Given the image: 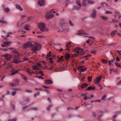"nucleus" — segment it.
<instances>
[{
    "mask_svg": "<svg viewBox=\"0 0 121 121\" xmlns=\"http://www.w3.org/2000/svg\"><path fill=\"white\" fill-rule=\"evenodd\" d=\"M41 47V45L38 43L33 41H29L23 45V48L26 49L27 47L29 48L30 47L32 52H35L40 49Z\"/></svg>",
    "mask_w": 121,
    "mask_h": 121,
    "instance_id": "obj_1",
    "label": "nucleus"
},
{
    "mask_svg": "<svg viewBox=\"0 0 121 121\" xmlns=\"http://www.w3.org/2000/svg\"><path fill=\"white\" fill-rule=\"evenodd\" d=\"M40 30L43 31H48V29L45 26L44 24L42 23H39L38 24Z\"/></svg>",
    "mask_w": 121,
    "mask_h": 121,
    "instance_id": "obj_2",
    "label": "nucleus"
},
{
    "mask_svg": "<svg viewBox=\"0 0 121 121\" xmlns=\"http://www.w3.org/2000/svg\"><path fill=\"white\" fill-rule=\"evenodd\" d=\"M13 62L14 63L17 64L20 62V59L18 55H15V57L13 58Z\"/></svg>",
    "mask_w": 121,
    "mask_h": 121,
    "instance_id": "obj_3",
    "label": "nucleus"
},
{
    "mask_svg": "<svg viewBox=\"0 0 121 121\" xmlns=\"http://www.w3.org/2000/svg\"><path fill=\"white\" fill-rule=\"evenodd\" d=\"M53 10H52L50 11L48 13V12L47 13V14L46 15V17L48 19H50L52 17L54 16V14H50L49 15L48 13H49L52 12Z\"/></svg>",
    "mask_w": 121,
    "mask_h": 121,
    "instance_id": "obj_4",
    "label": "nucleus"
},
{
    "mask_svg": "<svg viewBox=\"0 0 121 121\" xmlns=\"http://www.w3.org/2000/svg\"><path fill=\"white\" fill-rule=\"evenodd\" d=\"M79 50L80 51H83V49L82 48H81L80 47H78L76 49L75 52H77L79 54H81L82 55H83L84 54V53H83L82 52V54H81V53L79 51Z\"/></svg>",
    "mask_w": 121,
    "mask_h": 121,
    "instance_id": "obj_5",
    "label": "nucleus"
},
{
    "mask_svg": "<svg viewBox=\"0 0 121 121\" xmlns=\"http://www.w3.org/2000/svg\"><path fill=\"white\" fill-rule=\"evenodd\" d=\"M3 56L5 57L7 60H9L12 58V56L9 54H5L3 55Z\"/></svg>",
    "mask_w": 121,
    "mask_h": 121,
    "instance_id": "obj_6",
    "label": "nucleus"
},
{
    "mask_svg": "<svg viewBox=\"0 0 121 121\" xmlns=\"http://www.w3.org/2000/svg\"><path fill=\"white\" fill-rule=\"evenodd\" d=\"M101 78L100 76L96 78L94 81V83L95 84H97L99 83L101 80Z\"/></svg>",
    "mask_w": 121,
    "mask_h": 121,
    "instance_id": "obj_7",
    "label": "nucleus"
},
{
    "mask_svg": "<svg viewBox=\"0 0 121 121\" xmlns=\"http://www.w3.org/2000/svg\"><path fill=\"white\" fill-rule=\"evenodd\" d=\"M77 69L78 70V71H80L81 72H83L87 69L86 68H85L84 69H82V66L78 67L77 68Z\"/></svg>",
    "mask_w": 121,
    "mask_h": 121,
    "instance_id": "obj_8",
    "label": "nucleus"
},
{
    "mask_svg": "<svg viewBox=\"0 0 121 121\" xmlns=\"http://www.w3.org/2000/svg\"><path fill=\"white\" fill-rule=\"evenodd\" d=\"M38 4L40 6H42L45 5L44 0H39L38 1Z\"/></svg>",
    "mask_w": 121,
    "mask_h": 121,
    "instance_id": "obj_9",
    "label": "nucleus"
},
{
    "mask_svg": "<svg viewBox=\"0 0 121 121\" xmlns=\"http://www.w3.org/2000/svg\"><path fill=\"white\" fill-rule=\"evenodd\" d=\"M82 34H84L85 35H87V34L85 33L84 30H80L78 31L77 33V35H80Z\"/></svg>",
    "mask_w": 121,
    "mask_h": 121,
    "instance_id": "obj_10",
    "label": "nucleus"
},
{
    "mask_svg": "<svg viewBox=\"0 0 121 121\" xmlns=\"http://www.w3.org/2000/svg\"><path fill=\"white\" fill-rule=\"evenodd\" d=\"M96 11L94 9L93 10L92 12L91 15V16L93 18L95 17H96Z\"/></svg>",
    "mask_w": 121,
    "mask_h": 121,
    "instance_id": "obj_11",
    "label": "nucleus"
},
{
    "mask_svg": "<svg viewBox=\"0 0 121 121\" xmlns=\"http://www.w3.org/2000/svg\"><path fill=\"white\" fill-rule=\"evenodd\" d=\"M45 83L47 85L51 84L53 83L50 80H45Z\"/></svg>",
    "mask_w": 121,
    "mask_h": 121,
    "instance_id": "obj_12",
    "label": "nucleus"
},
{
    "mask_svg": "<svg viewBox=\"0 0 121 121\" xmlns=\"http://www.w3.org/2000/svg\"><path fill=\"white\" fill-rule=\"evenodd\" d=\"M88 86V85L86 83H84L82 84L81 86V87L82 89H83L87 87Z\"/></svg>",
    "mask_w": 121,
    "mask_h": 121,
    "instance_id": "obj_13",
    "label": "nucleus"
},
{
    "mask_svg": "<svg viewBox=\"0 0 121 121\" xmlns=\"http://www.w3.org/2000/svg\"><path fill=\"white\" fill-rule=\"evenodd\" d=\"M95 89V87H92L91 86H90L88 87L85 90L86 91H87L88 90H94Z\"/></svg>",
    "mask_w": 121,
    "mask_h": 121,
    "instance_id": "obj_14",
    "label": "nucleus"
},
{
    "mask_svg": "<svg viewBox=\"0 0 121 121\" xmlns=\"http://www.w3.org/2000/svg\"><path fill=\"white\" fill-rule=\"evenodd\" d=\"M81 6H79V7H78L77 6H74L72 9L73 10H78L81 9Z\"/></svg>",
    "mask_w": 121,
    "mask_h": 121,
    "instance_id": "obj_15",
    "label": "nucleus"
},
{
    "mask_svg": "<svg viewBox=\"0 0 121 121\" xmlns=\"http://www.w3.org/2000/svg\"><path fill=\"white\" fill-rule=\"evenodd\" d=\"M26 70L27 72L29 74H30L32 73H35V72L28 68Z\"/></svg>",
    "mask_w": 121,
    "mask_h": 121,
    "instance_id": "obj_16",
    "label": "nucleus"
},
{
    "mask_svg": "<svg viewBox=\"0 0 121 121\" xmlns=\"http://www.w3.org/2000/svg\"><path fill=\"white\" fill-rule=\"evenodd\" d=\"M19 71V69H18L17 70H15V71H11V72H12V73L11 75H13L16 73H17V72Z\"/></svg>",
    "mask_w": 121,
    "mask_h": 121,
    "instance_id": "obj_17",
    "label": "nucleus"
},
{
    "mask_svg": "<svg viewBox=\"0 0 121 121\" xmlns=\"http://www.w3.org/2000/svg\"><path fill=\"white\" fill-rule=\"evenodd\" d=\"M15 6L17 9L21 11H22L23 10V9L21 8V6L18 4H16Z\"/></svg>",
    "mask_w": 121,
    "mask_h": 121,
    "instance_id": "obj_18",
    "label": "nucleus"
},
{
    "mask_svg": "<svg viewBox=\"0 0 121 121\" xmlns=\"http://www.w3.org/2000/svg\"><path fill=\"white\" fill-rule=\"evenodd\" d=\"M20 74L21 77L25 81H26V80L27 79V78H26V77L22 73H20Z\"/></svg>",
    "mask_w": 121,
    "mask_h": 121,
    "instance_id": "obj_19",
    "label": "nucleus"
},
{
    "mask_svg": "<svg viewBox=\"0 0 121 121\" xmlns=\"http://www.w3.org/2000/svg\"><path fill=\"white\" fill-rule=\"evenodd\" d=\"M70 57V55L69 53H67L65 56V58L66 60H68Z\"/></svg>",
    "mask_w": 121,
    "mask_h": 121,
    "instance_id": "obj_20",
    "label": "nucleus"
},
{
    "mask_svg": "<svg viewBox=\"0 0 121 121\" xmlns=\"http://www.w3.org/2000/svg\"><path fill=\"white\" fill-rule=\"evenodd\" d=\"M11 42L10 41H7L4 42V44L8 46L11 43Z\"/></svg>",
    "mask_w": 121,
    "mask_h": 121,
    "instance_id": "obj_21",
    "label": "nucleus"
},
{
    "mask_svg": "<svg viewBox=\"0 0 121 121\" xmlns=\"http://www.w3.org/2000/svg\"><path fill=\"white\" fill-rule=\"evenodd\" d=\"M30 27V26L29 25H26L24 26V28L26 30H29V27Z\"/></svg>",
    "mask_w": 121,
    "mask_h": 121,
    "instance_id": "obj_22",
    "label": "nucleus"
},
{
    "mask_svg": "<svg viewBox=\"0 0 121 121\" xmlns=\"http://www.w3.org/2000/svg\"><path fill=\"white\" fill-rule=\"evenodd\" d=\"M28 107V105H25L23 106L22 108V111H24Z\"/></svg>",
    "mask_w": 121,
    "mask_h": 121,
    "instance_id": "obj_23",
    "label": "nucleus"
},
{
    "mask_svg": "<svg viewBox=\"0 0 121 121\" xmlns=\"http://www.w3.org/2000/svg\"><path fill=\"white\" fill-rule=\"evenodd\" d=\"M4 10L6 13H8L10 11V9L8 7L5 8Z\"/></svg>",
    "mask_w": 121,
    "mask_h": 121,
    "instance_id": "obj_24",
    "label": "nucleus"
},
{
    "mask_svg": "<svg viewBox=\"0 0 121 121\" xmlns=\"http://www.w3.org/2000/svg\"><path fill=\"white\" fill-rule=\"evenodd\" d=\"M76 4L79 6L81 7V5L80 3L79 0H76Z\"/></svg>",
    "mask_w": 121,
    "mask_h": 121,
    "instance_id": "obj_25",
    "label": "nucleus"
},
{
    "mask_svg": "<svg viewBox=\"0 0 121 121\" xmlns=\"http://www.w3.org/2000/svg\"><path fill=\"white\" fill-rule=\"evenodd\" d=\"M87 3V1H86V0H84L82 2V4L84 6L86 5Z\"/></svg>",
    "mask_w": 121,
    "mask_h": 121,
    "instance_id": "obj_26",
    "label": "nucleus"
},
{
    "mask_svg": "<svg viewBox=\"0 0 121 121\" xmlns=\"http://www.w3.org/2000/svg\"><path fill=\"white\" fill-rule=\"evenodd\" d=\"M101 61L102 63L104 64H106L107 63V61L104 59H102Z\"/></svg>",
    "mask_w": 121,
    "mask_h": 121,
    "instance_id": "obj_27",
    "label": "nucleus"
},
{
    "mask_svg": "<svg viewBox=\"0 0 121 121\" xmlns=\"http://www.w3.org/2000/svg\"><path fill=\"white\" fill-rule=\"evenodd\" d=\"M103 115L102 114L99 115H98V119L99 120H101V117H102Z\"/></svg>",
    "mask_w": 121,
    "mask_h": 121,
    "instance_id": "obj_28",
    "label": "nucleus"
},
{
    "mask_svg": "<svg viewBox=\"0 0 121 121\" xmlns=\"http://www.w3.org/2000/svg\"><path fill=\"white\" fill-rule=\"evenodd\" d=\"M117 31V30H114L111 33V35L112 36L114 35Z\"/></svg>",
    "mask_w": 121,
    "mask_h": 121,
    "instance_id": "obj_29",
    "label": "nucleus"
},
{
    "mask_svg": "<svg viewBox=\"0 0 121 121\" xmlns=\"http://www.w3.org/2000/svg\"><path fill=\"white\" fill-rule=\"evenodd\" d=\"M92 78V76H90L88 77V80L89 82H91Z\"/></svg>",
    "mask_w": 121,
    "mask_h": 121,
    "instance_id": "obj_30",
    "label": "nucleus"
},
{
    "mask_svg": "<svg viewBox=\"0 0 121 121\" xmlns=\"http://www.w3.org/2000/svg\"><path fill=\"white\" fill-rule=\"evenodd\" d=\"M62 31L64 32H68L69 31V30L67 28H64L63 29Z\"/></svg>",
    "mask_w": 121,
    "mask_h": 121,
    "instance_id": "obj_31",
    "label": "nucleus"
},
{
    "mask_svg": "<svg viewBox=\"0 0 121 121\" xmlns=\"http://www.w3.org/2000/svg\"><path fill=\"white\" fill-rule=\"evenodd\" d=\"M101 17L102 19L104 20H105L108 18L107 17L104 16H101Z\"/></svg>",
    "mask_w": 121,
    "mask_h": 121,
    "instance_id": "obj_32",
    "label": "nucleus"
},
{
    "mask_svg": "<svg viewBox=\"0 0 121 121\" xmlns=\"http://www.w3.org/2000/svg\"><path fill=\"white\" fill-rule=\"evenodd\" d=\"M17 91L15 90V91H13L12 93V95L13 96H14L17 93Z\"/></svg>",
    "mask_w": 121,
    "mask_h": 121,
    "instance_id": "obj_33",
    "label": "nucleus"
},
{
    "mask_svg": "<svg viewBox=\"0 0 121 121\" xmlns=\"http://www.w3.org/2000/svg\"><path fill=\"white\" fill-rule=\"evenodd\" d=\"M40 93V92H37L36 93H35L34 95V96L36 97L37 95H39Z\"/></svg>",
    "mask_w": 121,
    "mask_h": 121,
    "instance_id": "obj_34",
    "label": "nucleus"
},
{
    "mask_svg": "<svg viewBox=\"0 0 121 121\" xmlns=\"http://www.w3.org/2000/svg\"><path fill=\"white\" fill-rule=\"evenodd\" d=\"M38 110V108L37 107H32V110H34L35 111Z\"/></svg>",
    "mask_w": 121,
    "mask_h": 121,
    "instance_id": "obj_35",
    "label": "nucleus"
},
{
    "mask_svg": "<svg viewBox=\"0 0 121 121\" xmlns=\"http://www.w3.org/2000/svg\"><path fill=\"white\" fill-rule=\"evenodd\" d=\"M33 68L35 70H37L39 69V67L36 65L34 66L33 67Z\"/></svg>",
    "mask_w": 121,
    "mask_h": 121,
    "instance_id": "obj_36",
    "label": "nucleus"
},
{
    "mask_svg": "<svg viewBox=\"0 0 121 121\" xmlns=\"http://www.w3.org/2000/svg\"><path fill=\"white\" fill-rule=\"evenodd\" d=\"M13 52L14 53L16 54L17 55H18V52L16 50H14L13 51Z\"/></svg>",
    "mask_w": 121,
    "mask_h": 121,
    "instance_id": "obj_37",
    "label": "nucleus"
},
{
    "mask_svg": "<svg viewBox=\"0 0 121 121\" xmlns=\"http://www.w3.org/2000/svg\"><path fill=\"white\" fill-rule=\"evenodd\" d=\"M25 101L26 103H28L30 101V100L29 98H27L26 99Z\"/></svg>",
    "mask_w": 121,
    "mask_h": 121,
    "instance_id": "obj_38",
    "label": "nucleus"
},
{
    "mask_svg": "<svg viewBox=\"0 0 121 121\" xmlns=\"http://www.w3.org/2000/svg\"><path fill=\"white\" fill-rule=\"evenodd\" d=\"M107 95L106 94L103 96L102 98V100H105V99L106 98Z\"/></svg>",
    "mask_w": 121,
    "mask_h": 121,
    "instance_id": "obj_39",
    "label": "nucleus"
},
{
    "mask_svg": "<svg viewBox=\"0 0 121 121\" xmlns=\"http://www.w3.org/2000/svg\"><path fill=\"white\" fill-rule=\"evenodd\" d=\"M13 81L15 82L18 83L19 82V79H15L13 80Z\"/></svg>",
    "mask_w": 121,
    "mask_h": 121,
    "instance_id": "obj_40",
    "label": "nucleus"
},
{
    "mask_svg": "<svg viewBox=\"0 0 121 121\" xmlns=\"http://www.w3.org/2000/svg\"><path fill=\"white\" fill-rule=\"evenodd\" d=\"M52 105H50L49 106H48V107H47V110H48V111L50 109V108H51V107H52Z\"/></svg>",
    "mask_w": 121,
    "mask_h": 121,
    "instance_id": "obj_41",
    "label": "nucleus"
},
{
    "mask_svg": "<svg viewBox=\"0 0 121 121\" xmlns=\"http://www.w3.org/2000/svg\"><path fill=\"white\" fill-rule=\"evenodd\" d=\"M112 13L110 11H107L105 12L106 14H111Z\"/></svg>",
    "mask_w": 121,
    "mask_h": 121,
    "instance_id": "obj_42",
    "label": "nucleus"
},
{
    "mask_svg": "<svg viewBox=\"0 0 121 121\" xmlns=\"http://www.w3.org/2000/svg\"><path fill=\"white\" fill-rule=\"evenodd\" d=\"M115 64L116 66L120 67H121L120 64H119L118 63H115Z\"/></svg>",
    "mask_w": 121,
    "mask_h": 121,
    "instance_id": "obj_43",
    "label": "nucleus"
},
{
    "mask_svg": "<svg viewBox=\"0 0 121 121\" xmlns=\"http://www.w3.org/2000/svg\"><path fill=\"white\" fill-rule=\"evenodd\" d=\"M34 89L36 90H42V89L41 88H34Z\"/></svg>",
    "mask_w": 121,
    "mask_h": 121,
    "instance_id": "obj_44",
    "label": "nucleus"
},
{
    "mask_svg": "<svg viewBox=\"0 0 121 121\" xmlns=\"http://www.w3.org/2000/svg\"><path fill=\"white\" fill-rule=\"evenodd\" d=\"M26 91L27 92H29V93H32V91L31 90H26Z\"/></svg>",
    "mask_w": 121,
    "mask_h": 121,
    "instance_id": "obj_45",
    "label": "nucleus"
},
{
    "mask_svg": "<svg viewBox=\"0 0 121 121\" xmlns=\"http://www.w3.org/2000/svg\"><path fill=\"white\" fill-rule=\"evenodd\" d=\"M16 120H17V119H16V118H14L13 119H9L8 120V121H16Z\"/></svg>",
    "mask_w": 121,
    "mask_h": 121,
    "instance_id": "obj_46",
    "label": "nucleus"
},
{
    "mask_svg": "<svg viewBox=\"0 0 121 121\" xmlns=\"http://www.w3.org/2000/svg\"><path fill=\"white\" fill-rule=\"evenodd\" d=\"M69 23L71 26H73V25L71 21H69Z\"/></svg>",
    "mask_w": 121,
    "mask_h": 121,
    "instance_id": "obj_47",
    "label": "nucleus"
},
{
    "mask_svg": "<svg viewBox=\"0 0 121 121\" xmlns=\"http://www.w3.org/2000/svg\"><path fill=\"white\" fill-rule=\"evenodd\" d=\"M11 107H12V110H14L15 108V107L14 106V105L13 104H12L11 105Z\"/></svg>",
    "mask_w": 121,
    "mask_h": 121,
    "instance_id": "obj_48",
    "label": "nucleus"
},
{
    "mask_svg": "<svg viewBox=\"0 0 121 121\" xmlns=\"http://www.w3.org/2000/svg\"><path fill=\"white\" fill-rule=\"evenodd\" d=\"M88 3L89 4H93L94 2L93 1H89L88 2Z\"/></svg>",
    "mask_w": 121,
    "mask_h": 121,
    "instance_id": "obj_49",
    "label": "nucleus"
},
{
    "mask_svg": "<svg viewBox=\"0 0 121 121\" xmlns=\"http://www.w3.org/2000/svg\"><path fill=\"white\" fill-rule=\"evenodd\" d=\"M71 44V43L70 42H69L66 45V47L67 48H68V46L69 45H69L70 44Z\"/></svg>",
    "mask_w": 121,
    "mask_h": 121,
    "instance_id": "obj_50",
    "label": "nucleus"
},
{
    "mask_svg": "<svg viewBox=\"0 0 121 121\" xmlns=\"http://www.w3.org/2000/svg\"><path fill=\"white\" fill-rule=\"evenodd\" d=\"M85 97H86V98H83V99L85 100H86L87 99H91V97H89V98H88V97H87V96H86V95H85Z\"/></svg>",
    "mask_w": 121,
    "mask_h": 121,
    "instance_id": "obj_51",
    "label": "nucleus"
},
{
    "mask_svg": "<svg viewBox=\"0 0 121 121\" xmlns=\"http://www.w3.org/2000/svg\"><path fill=\"white\" fill-rule=\"evenodd\" d=\"M25 23V22H22L20 24L19 26L20 27H22L23 25Z\"/></svg>",
    "mask_w": 121,
    "mask_h": 121,
    "instance_id": "obj_52",
    "label": "nucleus"
},
{
    "mask_svg": "<svg viewBox=\"0 0 121 121\" xmlns=\"http://www.w3.org/2000/svg\"><path fill=\"white\" fill-rule=\"evenodd\" d=\"M2 23L5 24H8V22L5 21H2Z\"/></svg>",
    "mask_w": 121,
    "mask_h": 121,
    "instance_id": "obj_53",
    "label": "nucleus"
},
{
    "mask_svg": "<svg viewBox=\"0 0 121 121\" xmlns=\"http://www.w3.org/2000/svg\"><path fill=\"white\" fill-rule=\"evenodd\" d=\"M63 57L62 56H61L60 58L59 59V60H60V61H61L62 59V58H63Z\"/></svg>",
    "mask_w": 121,
    "mask_h": 121,
    "instance_id": "obj_54",
    "label": "nucleus"
},
{
    "mask_svg": "<svg viewBox=\"0 0 121 121\" xmlns=\"http://www.w3.org/2000/svg\"><path fill=\"white\" fill-rule=\"evenodd\" d=\"M40 71H36L35 72V73H35V74H39L40 73Z\"/></svg>",
    "mask_w": 121,
    "mask_h": 121,
    "instance_id": "obj_55",
    "label": "nucleus"
},
{
    "mask_svg": "<svg viewBox=\"0 0 121 121\" xmlns=\"http://www.w3.org/2000/svg\"><path fill=\"white\" fill-rule=\"evenodd\" d=\"M92 113L93 116L95 117H96V114L95 113V112H93Z\"/></svg>",
    "mask_w": 121,
    "mask_h": 121,
    "instance_id": "obj_56",
    "label": "nucleus"
},
{
    "mask_svg": "<svg viewBox=\"0 0 121 121\" xmlns=\"http://www.w3.org/2000/svg\"><path fill=\"white\" fill-rule=\"evenodd\" d=\"M10 84L13 86H16V84H14L12 82Z\"/></svg>",
    "mask_w": 121,
    "mask_h": 121,
    "instance_id": "obj_57",
    "label": "nucleus"
},
{
    "mask_svg": "<svg viewBox=\"0 0 121 121\" xmlns=\"http://www.w3.org/2000/svg\"><path fill=\"white\" fill-rule=\"evenodd\" d=\"M54 66H51L50 68H49V69L52 70V69H53Z\"/></svg>",
    "mask_w": 121,
    "mask_h": 121,
    "instance_id": "obj_58",
    "label": "nucleus"
},
{
    "mask_svg": "<svg viewBox=\"0 0 121 121\" xmlns=\"http://www.w3.org/2000/svg\"><path fill=\"white\" fill-rule=\"evenodd\" d=\"M117 85H121V81H120L119 82L117 83Z\"/></svg>",
    "mask_w": 121,
    "mask_h": 121,
    "instance_id": "obj_59",
    "label": "nucleus"
},
{
    "mask_svg": "<svg viewBox=\"0 0 121 121\" xmlns=\"http://www.w3.org/2000/svg\"><path fill=\"white\" fill-rule=\"evenodd\" d=\"M87 94V93H85V94H83V93H82L81 94V96H85L86 95V94Z\"/></svg>",
    "mask_w": 121,
    "mask_h": 121,
    "instance_id": "obj_60",
    "label": "nucleus"
},
{
    "mask_svg": "<svg viewBox=\"0 0 121 121\" xmlns=\"http://www.w3.org/2000/svg\"><path fill=\"white\" fill-rule=\"evenodd\" d=\"M94 102H98L99 103H100L101 101L100 100H98L94 101Z\"/></svg>",
    "mask_w": 121,
    "mask_h": 121,
    "instance_id": "obj_61",
    "label": "nucleus"
},
{
    "mask_svg": "<svg viewBox=\"0 0 121 121\" xmlns=\"http://www.w3.org/2000/svg\"><path fill=\"white\" fill-rule=\"evenodd\" d=\"M117 117V115H115L113 116L112 117L113 119H115Z\"/></svg>",
    "mask_w": 121,
    "mask_h": 121,
    "instance_id": "obj_62",
    "label": "nucleus"
},
{
    "mask_svg": "<svg viewBox=\"0 0 121 121\" xmlns=\"http://www.w3.org/2000/svg\"><path fill=\"white\" fill-rule=\"evenodd\" d=\"M90 40V39H88V40H86V42L87 43L89 44V42Z\"/></svg>",
    "mask_w": 121,
    "mask_h": 121,
    "instance_id": "obj_63",
    "label": "nucleus"
},
{
    "mask_svg": "<svg viewBox=\"0 0 121 121\" xmlns=\"http://www.w3.org/2000/svg\"><path fill=\"white\" fill-rule=\"evenodd\" d=\"M115 59L114 58H113L110 61L111 62H114V61Z\"/></svg>",
    "mask_w": 121,
    "mask_h": 121,
    "instance_id": "obj_64",
    "label": "nucleus"
}]
</instances>
